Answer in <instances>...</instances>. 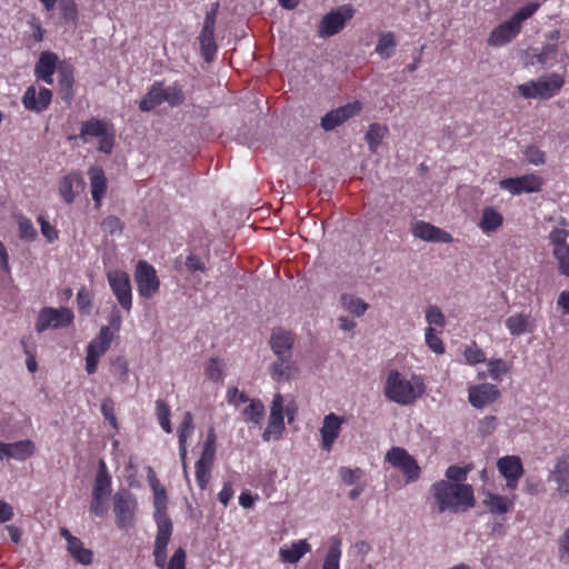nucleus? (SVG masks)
Returning a JSON list of instances; mask_svg holds the SVG:
<instances>
[{"label": "nucleus", "mask_w": 569, "mask_h": 569, "mask_svg": "<svg viewBox=\"0 0 569 569\" xmlns=\"http://www.w3.org/2000/svg\"><path fill=\"white\" fill-rule=\"evenodd\" d=\"M542 183V178L536 174L508 178L499 182L500 188L509 191L511 194H520L521 192H538L540 191Z\"/></svg>", "instance_id": "nucleus-14"}, {"label": "nucleus", "mask_w": 569, "mask_h": 569, "mask_svg": "<svg viewBox=\"0 0 569 569\" xmlns=\"http://www.w3.org/2000/svg\"><path fill=\"white\" fill-rule=\"evenodd\" d=\"M343 419L336 413H329L323 418L322 427L320 428L322 448L329 451L339 437Z\"/></svg>", "instance_id": "nucleus-22"}, {"label": "nucleus", "mask_w": 569, "mask_h": 569, "mask_svg": "<svg viewBox=\"0 0 569 569\" xmlns=\"http://www.w3.org/2000/svg\"><path fill=\"white\" fill-rule=\"evenodd\" d=\"M107 278L119 305L123 309L130 310L132 306V293L128 273L121 270H113L108 272Z\"/></svg>", "instance_id": "nucleus-11"}, {"label": "nucleus", "mask_w": 569, "mask_h": 569, "mask_svg": "<svg viewBox=\"0 0 569 569\" xmlns=\"http://www.w3.org/2000/svg\"><path fill=\"white\" fill-rule=\"evenodd\" d=\"M101 413L104 419L109 421L114 430H118V420L114 415V402L110 397L102 399L101 401Z\"/></svg>", "instance_id": "nucleus-51"}, {"label": "nucleus", "mask_w": 569, "mask_h": 569, "mask_svg": "<svg viewBox=\"0 0 569 569\" xmlns=\"http://www.w3.org/2000/svg\"><path fill=\"white\" fill-rule=\"evenodd\" d=\"M558 552L560 560L569 563V527L558 539Z\"/></svg>", "instance_id": "nucleus-63"}, {"label": "nucleus", "mask_w": 569, "mask_h": 569, "mask_svg": "<svg viewBox=\"0 0 569 569\" xmlns=\"http://www.w3.org/2000/svg\"><path fill=\"white\" fill-rule=\"evenodd\" d=\"M385 459L405 473L407 482H413L419 479L420 467L406 449L392 447L387 451Z\"/></svg>", "instance_id": "nucleus-8"}, {"label": "nucleus", "mask_w": 569, "mask_h": 569, "mask_svg": "<svg viewBox=\"0 0 569 569\" xmlns=\"http://www.w3.org/2000/svg\"><path fill=\"white\" fill-rule=\"evenodd\" d=\"M163 102L162 98V83H154L148 93L140 101V109L142 111H150L154 109L157 106Z\"/></svg>", "instance_id": "nucleus-37"}, {"label": "nucleus", "mask_w": 569, "mask_h": 569, "mask_svg": "<svg viewBox=\"0 0 569 569\" xmlns=\"http://www.w3.org/2000/svg\"><path fill=\"white\" fill-rule=\"evenodd\" d=\"M548 482L553 486V498L565 499L569 496V453L556 458L548 473Z\"/></svg>", "instance_id": "nucleus-6"}, {"label": "nucleus", "mask_w": 569, "mask_h": 569, "mask_svg": "<svg viewBox=\"0 0 569 569\" xmlns=\"http://www.w3.org/2000/svg\"><path fill=\"white\" fill-rule=\"evenodd\" d=\"M500 396V391L495 385L482 383L469 388V401L476 408H483L496 401Z\"/></svg>", "instance_id": "nucleus-20"}, {"label": "nucleus", "mask_w": 569, "mask_h": 569, "mask_svg": "<svg viewBox=\"0 0 569 569\" xmlns=\"http://www.w3.org/2000/svg\"><path fill=\"white\" fill-rule=\"evenodd\" d=\"M206 375L212 381H220L223 378V373L218 359H210L206 365Z\"/></svg>", "instance_id": "nucleus-62"}, {"label": "nucleus", "mask_w": 569, "mask_h": 569, "mask_svg": "<svg viewBox=\"0 0 569 569\" xmlns=\"http://www.w3.org/2000/svg\"><path fill=\"white\" fill-rule=\"evenodd\" d=\"M186 551L183 548H178L171 556L167 569H186Z\"/></svg>", "instance_id": "nucleus-64"}, {"label": "nucleus", "mask_w": 569, "mask_h": 569, "mask_svg": "<svg viewBox=\"0 0 569 569\" xmlns=\"http://www.w3.org/2000/svg\"><path fill=\"white\" fill-rule=\"evenodd\" d=\"M73 318V312L69 308H43L38 316L36 330L43 332L48 328H66L72 323Z\"/></svg>", "instance_id": "nucleus-9"}, {"label": "nucleus", "mask_w": 569, "mask_h": 569, "mask_svg": "<svg viewBox=\"0 0 569 569\" xmlns=\"http://www.w3.org/2000/svg\"><path fill=\"white\" fill-rule=\"evenodd\" d=\"M506 327L512 336H520L526 332H532L535 321L530 315L516 313L506 319Z\"/></svg>", "instance_id": "nucleus-29"}, {"label": "nucleus", "mask_w": 569, "mask_h": 569, "mask_svg": "<svg viewBox=\"0 0 569 569\" xmlns=\"http://www.w3.org/2000/svg\"><path fill=\"white\" fill-rule=\"evenodd\" d=\"M360 110L361 104L359 102L347 103L342 107L331 110L321 119V128L325 131H331L357 114Z\"/></svg>", "instance_id": "nucleus-16"}, {"label": "nucleus", "mask_w": 569, "mask_h": 569, "mask_svg": "<svg viewBox=\"0 0 569 569\" xmlns=\"http://www.w3.org/2000/svg\"><path fill=\"white\" fill-rule=\"evenodd\" d=\"M283 401L282 395L276 393L273 396L268 426L262 433L264 441H270L271 439L278 440L282 436L284 430Z\"/></svg>", "instance_id": "nucleus-12"}, {"label": "nucleus", "mask_w": 569, "mask_h": 569, "mask_svg": "<svg viewBox=\"0 0 569 569\" xmlns=\"http://www.w3.org/2000/svg\"><path fill=\"white\" fill-rule=\"evenodd\" d=\"M483 496L482 505L492 515L502 516L511 511L513 508L512 498L492 493L490 491L483 492Z\"/></svg>", "instance_id": "nucleus-26"}, {"label": "nucleus", "mask_w": 569, "mask_h": 569, "mask_svg": "<svg viewBox=\"0 0 569 569\" xmlns=\"http://www.w3.org/2000/svg\"><path fill=\"white\" fill-rule=\"evenodd\" d=\"M59 83L62 90L66 91L64 98L71 99L72 97V84H73V72L68 66H61L58 69Z\"/></svg>", "instance_id": "nucleus-44"}, {"label": "nucleus", "mask_w": 569, "mask_h": 569, "mask_svg": "<svg viewBox=\"0 0 569 569\" xmlns=\"http://www.w3.org/2000/svg\"><path fill=\"white\" fill-rule=\"evenodd\" d=\"M293 337L282 328H274L271 333V350L277 357L292 356Z\"/></svg>", "instance_id": "nucleus-24"}, {"label": "nucleus", "mask_w": 569, "mask_h": 569, "mask_svg": "<svg viewBox=\"0 0 569 569\" xmlns=\"http://www.w3.org/2000/svg\"><path fill=\"white\" fill-rule=\"evenodd\" d=\"M101 228H102L103 232H106L110 236H113L116 233L121 232L122 224H121V221L119 218H117L114 216H109L102 221Z\"/></svg>", "instance_id": "nucleus-61"}, {"label": "nucleus", "mask_w": 569, "mask_h": 569, "mask_svg": "<svg viewBox=\"0 0 569 569\" xmlns=\"http://www.w3.org/2000/svg\"><path fill=\"white\" fill-rule=\"evenodd\" d=\"M497 428V418L495 416H487L479 421L478 432L481 437L490 436Z\"/></svg>", "instance_id": "nucleus-60"}, {"label": "nucleus", "mask_w": 569, "mask_h": 569, "mask_svg": "<svg viewBox=\"0 0 569 569\" xmlns=\"http://www.w3.org/2000/svg\"><path fill=\"white\" fill-rule=\"evenodd\" d=\"M102 355V352L94 349V345H89L87 347L86 370L89 375L96 372L99 358Z\"/></svg>", "instance_id": "nucleus-56"}, {"label": "nucleus", "mask_w": 569, "mask_h": 569, "mask_svg": "<svg viewBox=\"0 0 569 569\" xmlns=\"http://www.w3.org/2000/svg\"><path fill=\"white\" fill-rule=\"evenodd\" d=\"M502 214L492 207H487L482 210L479 227L485 232L497 230L502 224Z\"/></svg>", "instance_id": "nucleus-34"}, {"label": "nucleus", "mask_w": 569, "mask_h": 569, "mask_svg": "<svg viewBox=\"0 0 569 569\" xmlns=\"http://www.w3.org/2000/svg\"><path fill=\"white\" fill-rule=\"evenodd\" d=\"M67 549L71 557L79 563L88 566L92 562V551L83 547L80 539H71Z\"/></svg>", "instance_id": "nucleus-35"}, {"label": "nucleus", "mask_w": 569, "mask_h": 569, "mask_svg": "<svg viewBox=\"0 0 569 569\" xmlns=\"http://www.w3.org/2000/svg\"><path fill=\"white\" fill-rule=\"evenodd\" d=\"M425 392V385L418 377L405 379L397 370H391L386 379L383 395L398 405L410 406Z\"/></svg>", "instance_id": "nucleus-3"}, {"label": "nucleus", "mask_w": 569, "mask_h": 569, "mask_svg": "<svg viewBox=\"0 0 569 569\" xmlns=\"http://www.w3.org/2000/svg\"><path fill=\"white\" fill-rule=\"evenodd\" d=\"M134 280L139 295L144 299H150L159 291L160 280L156 270L143 260H140L136 266Z\"/></svg>", "instance_id": "nucleus-10"}, {"label": "nucleus", "mask_w": 569, "mask_h": 569, "mask_svg": "<svg viewBox=\"0 0 569 569\" xmlns=\"http://www.w3.org/2000/svg\"><path fill=\"white\" fill-rule=\"evenodd\" d=\"M310 550L311 546L306 540H299L280 548L279 555L283 562L296 563Z\"/></svg>", "instance_id": "nucleus-31"}, {"label": "nucleus", "mask_w": 569, "mask_h": 569, "mask_svg": "<svg viewBox=\"0 0 569 569\" xmlns=\"http://www.w3.org/2000/svg\"><path fill=\"white\" fill-rule=\"evenodd\" d=\"M167 493L163 487L159 483L153 486V507H154V521L157 525V535L154 540V565L163 569L167 563V546L170 541L173 525L167 515Z\"/></svg>", "instance_id": "nucleus-2"}, {"label": "nucleus", "mask_w": 569, "mask_h": 569, "mask_svg": "<svg viewBox=\"0 0 569 569\" xmlns=\"http://www.w3.org/2000/svg\"><path fill=\"white\" fill-rule=\"evenodd\" d=\"M113 340V332L109 326L101 327L99 335L89 345H94V349L104 353Z\"/></svg>", "instance_id": "nucleus-43"}, {"label": "nucleus", "mask_w": 569, "mask_h": 569, "mask_svg": "<svg viewBox=\"0 0 569 569\" xmlns=\"http://www.w3.org/2000/svg\"><path fill=\"white\" fill-rule=\"evenodd\" d=\"M410 231L416 238L427 242L450 243L453 240L449 232L421 220L412 222Z\"/></svg>", "instance_id": "nucleus-15"}, {"label": "nucleus", "mask_w": 569, "mask_h": 569, "mask_svg": "<svg viewBox=\"0 0 569 569\" xmlns=\"http://www.w3.org/2000/svg\"><path fill=\"white\" fill-rule=\"evenodd\" d=\"M18 224H19V236L21 239L31 241L34 240L37 237V231L32 226V222L23 217L18 218Z\"/></svg>", "instance_id": "nucleus-55"}, {"label": "nucleus", "mask_w": 569, "mask_h": 569, "mask_svg": "<svg viewBox=\"0 0 569 569\" xmlns=\"http://www.w3.org/2000/svg\"><path fill=\"white\" fill-rule=\"evenodd\" d=\"M157 418L161 428L167 432L171 433L172 428L170 423V409L163 400L156 401Z\"/></svg>", "instance_id": "nucleus-45"}, {"label": "nucleus", "mask_w": 569, "mask_h": 569, "mask_svg": "<svg viewBox=\"0 0 569 569\" xmlns=\"http://www.w3.org/2000/svg\"><path fill=\"white\" fill-rule=\"evenodd\" d=\"M497 467L499 472L506 478V486L509 489L517 487L518 480L523 475L521 460L517 456H506L498 460Z\"/></svg>", "instance_id": "nucleus-17"}, {"label": "nucleus", "mask_w": 569, "mask_h": 569, "mask_svg": "<svg viewBox=\"0 0 569 569\" xmlns=\"http://www.w3.org/2000/svg\"><path fill=\"white\" fill-rule=\"evenodd\" d=\"M58 57L52 52H42L36 64V74L52 76L56 71Z\"/></svg>", "instance_id": "nucleus-42"}, {"label": "nucleus", "mask_w": 569, "mask_h": 569, "mask_svg": "<svg viewBox=\"0 0 569 569\" xmlns=\"http://www.w3.org/2000/svg\"><path fill=\"white\" fill-rule=\"evenodd\" d=\"M432 508L438 513L465 512L476 505L473 488L467 483L439 480L430 488Z\"/></svg>", "instance_id": "nucleus-1"}, {"label": "nucleus", "mask_w": 569, "mask_h": 569, "mask_svg": "<svg viewBox=\"0 0 569 569\" xmlns=\"http://www.w3.org/2000/svg\"><path fill=\"white\" fill-rule=\"evenodd\" d=\"M387 127L380 123H372L366 132L365 139L372 152H376L377 148L381 143L382 139L387 134Z\"/></svg>", "instance_id": "nucleus-41"}, {"label": "nucleus", "mask_w": 569, "mask_h": 569, "mask_svg": "<svg viewBox=\"0 0 569 569\" xmlns=\"http://www.w3.org/2000/svg\"><path fill=\"white\" fill-rule=\"evenodd\" d=\"M52 98L51 90L42 88L38 93L34 87H29L22 98V102L26 109L41 112L46 110Z\"/></svg>", "instance_id": "nucleus-21"}, {"label": "nucleus", "mask_w": 569, "mask_h": 569, "mask_svg": "<svg viewBox=\"0 0 569 569\" xmlns=\"http://www.w3.org/2000/svg\"><path fill=\"white\" fill-rule=\"evenodd\" d=\"M355 10L350 4H345L325 14L319 23L318 36L329 38L340 32L346 22L353 17Z\"/></svg>", "instance_id": "nucleus-7"}, {"label": "nucleus", "mask_w": 569, "mask_h": 569, "mask_svg": "<svg viewBox=\"0 0 569 569\" xmlns=\"http://www.w3.org/2000/svg\"><path fill=\"white\" fill-rule=\"evenodd\" d=\"M465 358L470 365L481 363L486 360L483 351L478 348L476 343L468 346L465 349Z\"/></svg>", "instance_id": "nucleus-58"}, {"label": "nucleus", "mask_w": 569, "mask_h": 569, "mask_svg": "<svg viewBox=\"0 0 569 569\" xmlns=\"http://www.w3.org/2000/svg\"><path fill=\"white\" fill-rule=\"evenodd\" d=\"M111 495V478L108 473L107 466L103 460L99 461L98 471L96 475L92 496L110 497Z\"/></svg>", "instance_id": "nucleus-32"}, {"label": "nucleus", "mask_w": 569, "mask_h": 569, "mask_svg": "<svg viewBox=\"0 0 569 569\" xmlns=\"http://www.w3.org/2000/svg\"><path fill=\"white\" fill-rule=\"evenodd\" d=\"M559 31H552L548 37L552 42L547 43L540 52L529 49L526 52V66H535L537 63L545 66L550 60H555L558 50L556 41L559 39Z\"/></svg>", "instance_id": "nucleus-19"}, {"label": "nucleus", "mask_w": 569, "mask_h": 569, "mask_svg": "<svg viewBox=\"0 0 569 569\" xmlns=\"http://www.w3.org/2000/svg\"><path fill=\"white\" fill-rule=\"evenodd\" d=\"M264 406L260 400L252 399L250 403L243 409L242 415L247 422L260 425L264 417Z\"/></svg>", "instance_id": "nucleus-39"}, {"label": "nucleus", "mask_w": 569, "mask_h": 569, "mask_svg": "<svg viewBox=\"0 0 569 569\" xmlns=\"http://www.w3.org/2000/svg\"><path fill=\"white\" fill-rule=\"evenodd\" d=\"M426 320L429 323V327L436 326L439 328H443L446 325V318L442 313L441 309L437 306H429L426 310Z\"/></svg>", "instance_id": "nucleus-47"}, {"label": "nucleus", "mask_w": 569, "mask_h": 569, "mask_svg": "<svg viewBox=\"0 0 569 569\" xmlns=\"http://www.w3.org/2000/svg\"><path fill=\"white\" fill-rule=\"evenodd\" d=\"M113 512L117 526L120 529H127L134 525V513L137 500L127 489H121L113 495Z\"/></svg>", "instance_id": "nucleus-5"}, {"label": "nucleus", "mask_w": 569, "mask_h": 569, "mask_svg": "<svg viewBox=\"0 0 569 569\" xmlns=\"http://www.w3.org/2000/svg\"><path fill=\"white\" fill-rule=\"evenodd\" d=\"M340 303L347 311L357 317L363 316L369 308L367 302L350 293L341 295Z\"/></svg>", "instance_id": "nucleus-36"}, {"label": "nucleus", "mask_w": 569, "mask_h": 569, "mask_svg": "<svg viewBox=\"0 0 569 569\" xmlns=\"http://www.w3.org/2000/svg\"><path fill=\"white\" fill-rule=\"evenodd\" d=\"M86 187L83 178L76 172L64 176L59 183V193L67 203L74 201L76 194Z\"/></svg>", "instance_id": "nucleus-23"}, {"label": "nucleus", "mask_w": 569, "mask_h": 569, "mask_svg": "<svg viewBox=\"0 0 569 569\" xmlns=\"http://www.w3.org/2000/svg\"><path fill=\"white\" fill-rule=\"evenodd\" d=\"M519 32L520 28L509 19L492 30L488 43L493 47L503 46L510 42Z\"/></svg>", "instance_id": "nucleus-25"}, {"label": "nucleus", "mask_w": 569, "mask_h": 569, "mask_svg": "<svg viewBox=\"0 0 569 569\" xmlns=\"http://www.w3.org/2000/svg\"><path fill=\"white\" fill-rule=\"evenodd\" d=\"M565 79L558 73H549L517 86L520 96L526 99H550L562 88Z\"/></svg>", "instance_id": "nucleus-4"}, {"label": "nucleus", "mask_w": 569, "mask_h": 569, "mask_svg": "<svg viewBox=\"0 0 569 569\" xmlns=\"http://www.w3.org/2000/svg\"><path fill=\"white\" fill-rule=\"evenodd\" d=\"M341 557V539L333 536L329 540V548L325 557L321 569H339Z\"/></svg>", "instance_id": "nucleus-33"}, {"label": "nucleus", "mask_w": 569, "mask_h": 569, "mask_svg": "<svg viewBox=\"0 0 569 569\" xmlns=\"http://www.w3.org/2000/svg\"><path fill=\"white\" fill-rule=\"evenodd\" d=\"M107 132V124L99 119H90L81 124L80 138L84 141L88 136L100 138Z\"/></svg>", "instance_id": "nucleus-40"}, {"label": "nucleus", "mask_w": 569, "mask_h": 569, "mask_svg": "<svg viewBox=\"0 0 569 569\" xmlns=\"http://www.w3.org/2000/svg\"><path fill=\"white\" fill-rule=\"evenodd\" d=\"M212 11L207 12L203 21L202 30L199 34V42L202 56L207 62H211L216 52L217 44L214 41L216 11L219 7L214 3Z\"/></svg>", "instance_id": "nucleus-13"}, {"label": "nucleus", "mask_w": 569, "mask_h": 569, "mask_svg": "<svg viewBox=\"0 0 569 569\" xmlns=\"http://www.w3.org/2000/svg\"><path fill=\"white\" fill-rule=\"evenodd\" d=\"M552 252L558 261L559 272L569 277V247H560Z\"/></svg>", "instance_id": "nucleus-49"}, {"label": "nucleus", "mask_w": 569, "mask_h": 569, "mask_svg": "<svg viewBox=\"0 0 569 569\" xmlns=\"http://www.w3.org/2000/svg\"><path fill=\"white\" fill-rule=\"evenodd\" d=\"M539 8V3L531 2L519 9L510 19L521 29L525 20L530 18Z\"/></svg>", "instance_id": "nucleus-48"}, {"label": "nucleus", "mask_w": 569, "mask_h": 569, "mask_svg": "<svg viewBox=\"0 0 569 569\" xmlns=\"http://www.w3.org/2000/svg\"><path fill=\"white\" fill-rule=\"evenodd\" d=\"M36 451L34 443L29 440H20L12 443L0 442V460L16 459L26 460Z\"/></svg>", "instance_id": "nucleus-18"}, {"label": "nucleus", "mask_w": 569, "mask_h": 569, "mask_svg": "<svg viewBox=\"0 0 569 569\" xmlns=\"http://www.w3.org/2000/svg\"><path fill=\"white\" fill-rule=\"evenodd\" d=\"M277 358L278 359L272 362L270 367L272 378L277 381L289 380L297 372V368L292 361V356H283Z\"/></svg>", "instance_id": "nucleus-28"}, {"label": "nucleus", "mask_w": 569, "mask_h": 569, "mask_svg": "<svg viewBox=\"0 0 569 569\" xmlns=\"http://www.w3.org/2000/svg\"><path fill=\"white\" fill-rule=\"evenodd\" d=\"M91 196L96 204L99 207L101 199L107 190V178L104 172L99 167H91L89 169Z\"/></svg>", "instance_id": "nucleus-30"}, {"label": "nucleus", "mask_w": 569, "mask_h": 569, "mask_svg": "<svg viewBox=\"0 0 569 569\" xmlns=\"http://www.w3.org/2000/svg\"><path fill=\"white\" fill-rule=\"evenodd\" d=\"M569 236V231L562 228H556L553 229L550 234L549 239L553 247V250L560 248V247H569L567 243V238Z\"/></svg>", "instance_id": "nucleus-57"}, {"label": "nucleus", "mask_w": 569, "mask_h": 569, "mask_svg": "<svg viewBox=\"0 0 569 569\" xmlns=\"http://www.w3.org/2000/svg\"><path fill=\"white\" fill-rule=\"evenodd\" d=\"M193 430V418L191 412L187 411L183 416V419L178 428V438H179V450L180 458L182 461L184 477L188 479V470L186 463L187 456V438L191 435Z\"/></svg>", "instance_id": "nucleus-27"}, {"label": "nucleus", "mask_w": 569, "mask_h": 569, "mask_svg": "<svg viewBox=\"0 0 569 569\" xmlns=\"http://www.w3.org/2000/svg\"><path fill=\"white\" fill-rule=\"evenodd\" d=\"M426 343L437 355H442L445 352L443 342L435 333V329L432 327H428L426 329Z\"/></svg>", "instance_id": "nucleus-54"}, {"label": "nucleus", "mask_w": 569, "mask_h": 569, "mask_svg": "<svg viewBox=\"0 0 569 569\" xmlns=\"http://www.w3.org/2000/svg\"><path fill=\"white\" fill-rule=\"evenodd\" d=\"M59 8L67 22H74L77 20L78 9L73 0H60Z\"/></svg>", "instance_id": "nucleus-53"}, {"label": "nucleus", "mask_w": 569, "mask_h": 569, "mask_svg": "<svg viewBox=\"0 0 569 569\" xmlns=\"http://www.w3.org/2000/svg\"><path fill=\"white\" fill-rule=\"evenodd\" d=\"M469 471V467L450 466L446 470L447 481H450L452 483H462V481L467 479Z\"/></svg>", "instance_id": "nucleus-52"}, {"label": "nucleus", "mask_w": 569, "mask_h": 569, "mask_svg": "<svg viewBox=\"0 0 569 569\" xmlns=\"http://www.w3.org/2000/svg\"><path fill=\"white\" fill-rule=\"evenodd\" d=\"M162 98L163 102H168L170 106H179L184 102V94L177 86L164 88L162 86Z\"/></svg>", "instance_id": "nucleus-46"}, {"label": "nucleus", "mask_w": 569, "mask_h": 569, "mask_svg": "<svg viewBox=\"0 0 569 569\" xmlns=\"http://www.w3.org/2000/svg\"><path fill=\"white\" fill-rule=\"evenodd\" d=\"M108 501L109 497L92 496L90 512L99 518L106 517L109 510Z\"/></svg>", "instance_id": "nucleus-50"}, {"label": "nucleus", "mask_w": 569, "mask_h": 569, "mask_svg": "<svg viewBox=\"0 0 569 569\" xmlns=\"http://www.w3.org/2000/svg\"><path fill=\"white\" fill-rule=\"evenodd\" d=\"M525 156L528 162L536 166L543 164L546 162L545 152L536 146H529L525 151Z\"/></svg>", "instance_id": "nucleus-59"}, {"label": "nucleus", "mask_w": 569, "mask_h": 569, "mask_svg": "<svg viewBox=\"0 0 569 569\" xmlns=\"http://www.w3.org/2000/svg\"><path fill=\"white\" fill-rule=\"evenodd\" d=\"M396 44L395 34L391 31L382 32L379 34L376 52L382 59H389L395 52Z\"/></svg>", "instance_id": "nucleus-38"}]
</instances>
